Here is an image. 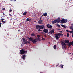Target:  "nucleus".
I'll return each instance as SVG.
<instances>
[{
    "label": "nucleus",
    "mask_w": 73,
    "mask_h": 73,
    "mask_svg": "<svg viewBox=\"0 0 73 73\" xmlns=\"http://www.w3.org/2000/svg\"><path fill=\"white\" fill-rule=\"evenodd\" d=\"M60 36H63V34L61 33L60 34V33H58L55 35V37L56 40H58L59 39V38L61 37Z\"/></svg>",
    "instance_id": "1"
},
{
    "label": "nucleus",
    "mask_w": 73,
    "mask_h": 73,
    "mask_svg": "<svg viewBox=\"0 0 73 73\" xmlns=\"http://www.w3.org/2000/svg\"><path fill=\"white\" fill-rule=\"evenodd\" d=\"M36 28L38 29H45V26L43 25L40 26L39 25H36Z\"/></svg>",
    "instance_id": "2"
},
{
    "label": "nucleus",
    "mask_w": 73,
    "mask_h": 73,
    "mask_svg": "<svg viewBox=\"0 0 73 73\" xmlns=\"http://www.w3.org/2000/svg\"><path fill=\"white\" fill-rule=\"evenodd\" d=\"M27 51H24L23 49L20 50V53L22 55L23 54H26L27 53Z\"/></svg>",
    "instance_id": "3"
},
{
    "label": "nucleus",
    "mask_w": 73,
    "mask_h": 73,
    "mask_svg": "<svg viewBox=\"0 0 73 73\" xmlns=\"http://www.w3.org/2000/svg\"><path fill=\"white\" fill-rule=\"evenodd\" d=\"M67 19H65L63 18L61 20V21L60 22L61 23H65L66 22H67Z\"/></svg>",
    "instance_id": "4"
},
{
    "label": "nucleus",
    "mask_w": 73,
    "mask_h": 73,
    "mask_svg": "<svg viewBox=\"0 0 73 73\" xmlns=\"http://www.w3.org/2000/svg\"><path fill=\"white\" fill-rule=\"evenodd\" d=\"M64 42L66 44H67L66 45H68V46H69V44H70V42L69 40H64Z\"/></svg>",
    "instance_id": "5"
},
{
    "label": "nucleus",
    "mask_w": 73,
    "mask_h": 73,
    "mask_svg": "<svg viewBox=\"0 0 73 73\" xmlns=\"http://www.w3.org/2000/svg\"><path fill=\"white\" fill-rule=\"evenodd\" d=\"M46 27L48 28H50V29H52L53 28V27L52 25H50L49 24H48L46 25Z\"/></svg>",
    "instance_id": "6"
},
{
    "label": "nucleus",
    "mask_w": 73,
    "mask_h": 73,
    "mask_svg": "<svg viewBox=\"0 0 73 73\" xmlns=\"http://www.w3.org/2000/svg\"><path fill=\"white\" fill-rule=\"evenodd\" d=\"M36 42H37V39L36 38L33 39L32 41V42L34 44H36Z\"/></svg>",
    "instance_id": "7"
},
{
    "label": "nucleus",
    "mask_w": 73,
    "mask_h": 73,
    "mask_svg": "<svg viewBox=\"0 0 73 73\" xmlns=\"http://www.w3.org/2000/svg\"><path fill=\"white\" fill-rule=\"evenodd\" d=\"M54 32V29H53L51 30L49 32V33H50L51 35H52Z\"/></svg>",
    "instance_id": "8"
},
{
    "label": "nucleus",
    "mask_w": 73,
    "mask_h": 73,
    "mask_svg": "<svg viewBox=\"0 0 73 73\" xmlns=\"http://www.w3.org/2000/svg\"><path fill=\"white\" fill-rule=\"evenodd\" d=\"M43 32H44V33H48V32H49V30H48L47 29H45L43 30Z\"/></svg>",
    "instance_id": "9"
},
{
    "label": "nucleus",
    "mask_w": 73,
    "mask_h": 73,
    "mask_svg": "<svg viewBox=\"0 0 73 73\" xmlns=\"http://www.w3.org/2000/svg\"><path fill=\"white\" fill-rule=\"evenodd\" d=\"M43 20H40L38 22V24H43Z\"/></svg>",
    "instance_id": "10"
},
{
    "label": "nucleus",
    "mask_w": 73,
    "mask_h": 73,
    "mask_svg": "<svg viewBox=\"0 0 73 73\" xmlns=\"http://www.w3.org/2000/svg\"><path fill=\"white\" fill-rule=\"evenodd\" d=\"M56 21L58 23H59L60 22V21H61V19H60V18H58L57 19H56Z\"/></svg>",
    "instance_id": "11"
},
{
    "label": "nucleus",
    "mask_w": 73,
    "mask_h": 73,
    "mask_svg": "<svg viewBox=\"0 0 73 73\" xmlns=\"http://www.w3.org/2000/svg\"><path fill=\"white\" fill-rule=\"evenodd\" d=\"M23 42L24 43V44H27L28 43V41H27V40H25V39H23Z\"/></svg>",
    "instance_id": "12"
},
{
    "label": "nucleus",
    "mask_w": 73,
    "mask_h": 73,
    "mask_svg": "<svg viewBox=\"0 0 73 73\" xmlns=\"http://www.w3.org/2000/svg\"><path fill=\"white\" fill-rule=\"evenodd\" d=\"M22 58L23 60H25V58H26V55L25 54H24L22 55Z\"/></svg>",
    "instance_id": "13"
},
{
    "label": "nucleus",
    "mask_w": 73,
    "mask_h": 73,
    "mask_svg": "<svg viewBox=\"0 0 73 73\" xmlns=\"http://www.w3.org/2000/svg\"><path fill=\"white\" fill-rule=\"evenodd\" d=\"M71 45L73 46V40L72 42H70L69 46H71Z\"/></svg>",
    "instance_id": "14"
},
{
    "label": "nucleus",
    "mask_w": 73,
    "mask_h": 73,
    "mask_svg": "<svg viewBox=\"0 0 73 73\" xmlns=\"http://www.w3.org/2000/svg\"><path fill=\"white\" fill-rule=\"evenodd\" d=\"M31 37H35L36 36V34L35 33H33L31 35Z\"/></svg>",
    "instance_id": "15"
},
{
    "label": "nucleus",
    "mask_w": 73,
    "mask_h": 73,
    "mask_svg": "<svg viewBox=\"0 0 73 73\" xmlns=\"http://www.w3.org/2000/svg\"><path fill=\"white\" fill-rule=\"evenodd\" d=\"M61 44L62 45V46H64V45H66L65 43L64 42H62L61 43Z\"/></svg>",
    "instance_id": "16"
},
{
    "label": "nucleus",
    "mask_w": 73,
    "mask_h": 73,
    "mask_svg": "<svg viewBox=\"0 0 73 73\" xmlns=\"http://www.w3.org/2000/svg\"><path fill=\"white\" fill-rule=\"evenodd\" d=\"M56 23H57V20H56V19H55L54 21H52V24H55Z\"/></svg>",
    "instance_id": "17"
},
{
    "label": "nucleus",
    "mask_w": 73,
    "mask_h": 73,
    "mask_svg": "<svg viewBox=\"0 0 73 73\" xmlns=\"http://www.w3.org/2000/svg\"><path fill=\"white\" fill-rule=\"evenodd\" d=\"M62 49H66V46H62Z\"/></svg>",
    "instance_id": "18"
},
{
    "label": "nucleus",
    "mask_w": 73,
    "mask_h": 73,
    "mask_svg": "<svg viewBox=\"0 0 73 73\" xmlns=\"http://www.w3.org/2000/svg\"><path fill=\"white\" fill-rule=\"evenodd\" d=\"M61 27H63V28H66V26H65V25H64L62 24L61 25Z\"/></svg>",
    "instance_id": "19"
},
{
    "label": "nucleus",
    "mask_w": 73,
    "mask_h": 73,
    "mask_svg": "<svg viewBox=\"0 0 73 73\" xmlns=\"http://www.w3.org/2000/svg\"><path fill=\"white\" fill-rule=\"evenodd\" d=\"M43 14L44 16H47V13H45Z\"/></svg>",
    "instance_id": "20"
},
{
    "label": "nucleus",
    "mask_w": 73,
    "mask_h": 73,
    "mask_svg": "<svg viewBox=\"0 0 73 73\" xmlns=\"http://www.w3.org/2000/svg\"><path fill=\"white\" fill-rule=\"evenodd\" d=\"M27 12L25 11V12H24L23 13V15H24V16H25V15H26V14H27Z\"/></svg>",
    "instance_id": "21"
},
{
    "label": "nucleus",
    "mask_w": 73,
    "mask_h": 73,
    "mask_svg": "<svg viewBox=\"0 0 73 73\" xmlns=\"http://www.w3.org/2000/svg\"><path fill=\"white\" fill-rule=\"evenodd\" d=\"M29 39L30 41H32H32H33V38H32L31 37Z\"/></svg>",
    "instance_id": "22"
},
{
    "label": "nucleus",
    "mask_w": 73,
    "mask_h": 73,
    "mask_svg": "<svg viewBox=\"0 0 73 73\" xmlns=\"http://www.w3.org/2000/svg\"><path fill=\"white\" fill-rule=\"evenodd\" d=\"M31 20V19H29L28 18L26 19V21H30Z\"/></svg>",
    "instance_id": "23"
},
{
    "label": "nucleus",
    "mask_w": 73,
    "mask_h": 73,
    "mask_svg": "<svg viewBox=\"0 0 73 73\" xmlns=\"http://www.w3.org/2000/svg\"><path fill=\"white\" fill-rule=\"evenodd\" d=\"M56 25L59 28H60V25H59L58 24H56Z\"/></svg>",
    "instance_id": "24"
},
{
    "label": "nucleus",
    "mask_w": 73,
    "mask_h": 73,
    "mask_svg": "<svg viewBox=\"0 0 73 73\" xmlns=\"http://www.w3.org/2000/svg\"><path fill=\"white\" fill-rule=\"evenodd\" d=\"M37 36L38 38H39V37H41V35H37Z\"/></svg>",
    "instance_id": "25"
},
{
    "label": "nucleus",
    "mask_w": 73,
    "mask_h": 73,
    "mask_svg": "<svg viewBox=\"0 0 73 73\" xmlns=\"http://www.w3.org/2000/svg\"><path fill=\"white\" fill-rule=\"evenodd\" d=\"M37 41H41V39H40V38H37Z\"/></svg>",
    "instance_id": "26"
},
{
    "label": "nucleus",
    "mask_w": 73,
    "mask_h": 73,
    "mask_svg": "<svg viewBox=\"0 0 73 73\" xmlns=\"http://www.w3.org/2000/svg\"><path fill=\"white\" fill-rule=\"evenodd\" d=\"M69 33H68L67 34V37H69Z\"/></svg>",
    "instance_id": "27"
},
{
    "label": "nucleus",
    "mask_w": 73,
    "mask_h": 73,
    "mask_svg": "<svg viewBox=\"0 0 73 73\" xmlns=\"http://www.w3.org/2000/svg\"><path fill=\"white\" fill-rule=\"evenodd\" d=\"M42 39L43 40V41H45V38H43V37H42Z\"/></svg>",
    "instance_id": "28"
},
{
    "label": "nucleus",
    "mask_w": 73,
    "mask_h": 73,
    "mask_svg": "<svg viewBox=\"0 0 73 73\" xmlns=\"http://www.w3.org/2000/svg\"><path fill=\"white\" fill-rule=\"evenodd\" d=\"M38 32H40V31H42V30L39 29L38 30Z\"/></svg>",
    "instance_id": "29"
},
{
    "label": "nucleus",
    "mask_w": 73,
    "mask_h": 73,
    "mask_svg": "<svg viewBox=\"0 0 73 73\" xmlns=\"http://www.w3.org/2000/svg\"><path fill=\"white\" fill-rule=\"evenodd\" d=\"M60 66H61V67L62 68H63V66H64V65L61 64L60 65Z\"/></svg>",
    "instance_id": "30"
},
{
    "label": "nucleus",
    "mask_w": 73,
    "mask_h": 73,
    "mask_svg": "<svg viewBox=\"0 0 73 73\" xmlns=\"http://www.w3.org/2000/svg\"><path fill=\"white\" fill-rule=\"evenodd\" d=\"M53 48L55 49H56V46H54Z\"/></svg>",
    "instance_id": "31"
},
{
    "label": "nucleus",
    "mask_w": 73,
    "mask_h": 73,
    "mask_svg": "<svg viewBox=\"0 0 73 73\" xmlns=\"http://www.w3.org/2000/svg\"><path fill=\"white\" fill-rule=\"evenodd\" d=\"M70 29L72 30V31H73V27L70 28Z\"/></svg>",
    "instance_id": "32"
},
{
    "label": "nucleus",
    "mask_w": 73,
    "mask_h": 73,
    "mask_svg": "<svg viewBox=\"0 0 73 73\" xmlns=\"http://www.w3.org/2000/svg\"><path fill=\"white\" fill-rule=\"evenodd\" d=\"M6 21H2V23H6Z\"/></svg>",
    "instance_id": "33"
},
{
    "label": "nucleus",
    "mask_w": 73,
    "mask_h": 73,
    "mask_svg": "<svg viewBox=\"0 0 73 73\" xmlns=\"http://www.w3.org/2000/svg\"><path fill=\"white\" fill-rule=\"evenodd\" d=\"M5 19L4 18H3L1 19V20L2 21H3V20H4Z\"/></svg>",
    "instance_id": "34"
},
{
    "label": "nucleus",
    "mask_w": 73,
    "mask_h": 73,
    "mask_svg": "<svg viewBox=\"0 0 73 73\" xmlns=\"http://www.w3.org/2000/svg\"><path fill=\"white\" fill-rule=\"evenodd\" d=\"M9 16H10L11 17H12V15H11V14H9Z\"/></svg>",
    "instance_id": "35"
},
{
    "label": "nucleus",
    "mask_w": 73,
    "mask_h": 73,
    "mask_svg": "<svg viewBox=\"0 0 73 73\" xmlns=\"http://www.w3.org/2000/svg\"><path fill=\"white\" fill-rule=\"evenodd\" d=\"M5 8H3L2 9V10H5Z\"/></svg>",
    "instance_id": "36"
},
{
    "label": "nucleus",
    "mask_w": 73,
    "mask_h": 73,
    "mask_svg": "<svg viewBox=\"0 0 73 73\" xmlns=\"http://www.w3.org/2000/svg\"><path fill=\"white\" fill-rule=\"evenodd\" d=\"M2 23H1V22L0 23V27H1V24H2Z\"/></svg>",
    "instance_id": "37"
},
{
    "label": "nucleus",
    "mask_w": 73,
    "mask_h": 73,
    "mask_svg": "<svg viewBox=\"0 0 73 73\" xmlns=\"http://www.w3.org/2000/svg\"><path fill=\"white\" fill-rule=\"evenodd\" d=\"M66 32H70V31H69L68 30H66Z\"/></svg>",
    "instance_id": "38"
},
{
    "label": "nucleus",
    "mask_w": 73,
    "mask_h": 73,
    "mask_svg": "<svg viewBox=\"0 0 73 73\" xmlns=\"http://www.w3.org/2000/svg\"><path fill=\"white\" fill-rule=\"evenodd\" d=\"M27 43H28V44H30V43H31V42H30V41H27Z\"/></svg>",
    "instance_id": "39"
},
{
    "label": "nucleus",
    "mask_w": 73,
    "mask_h": 73,
    "mask_svg": "<svg viewBox=\"0 0 73 73\" xmlns=\"http://www.w3.org/2000/svg\"><path fill=\"white\" fill-rule=\"evenodd\" d=\"M70 33H72V31H70Z\"/></svg>",
    "instance_id": "40"
},
{
    "label": "nucleus",
    "mask_w": 73,
    "mask_h": 73,
    "mask_svg": "<svg viewBox=\"0 0 73 73\" xmlns=\"http://www.w3.org/2000/svg\"><path fill=\"white\" fill-rule=\"evenodd\" d=\"M9 11L10 12H12V9H10L9 10Z\"/></svg>",
    "instance_id": "41"
},
{
    "label": "nucleus",
    "mask_w": 73,
    "mask_h": 73,
    "mask_svg": "<svg viewBox=\"0 0 73 73\" xmlns=\"http://www.w3.org/2000/svg\"><path fill=\"white\" fill-rule=\"evenodd\" d=\"M16 0H13L14 1H16ZM13 1V0H11V1Z\"/></svg>",
    "instance_id": "42"
},
{
    "label": "nucleus",
    "mask_w": 73,
    "mask_h": 73,
    "mask_svg": "<svg viewBox=\"0 0 73 73\" xmlns=\"http://www.w3.org/2000/svg\"><path fill=\"white\" fill-rule=\"evenodd\" d=\"M72 36L73 37V33L72 34Z\"/></svg>",
    "instance_id": "43"
},
{
    "label": "nucleus",
    "mask_w": 73,
    "mask_h": 73,
    "mask_svg": "<svg viewBox=\"0 0 73 73\" xmlns=\"http://www.w3.org/2000/svg\"><path fill=\"white\" fill-rule=\"evenodd\" d=\"M44 16V15H43V14L42 15V16H41V17H42V16Z\"/></svg>",
    "instance_id": "44"
},
{
    "label": "nucleus",
    "mask_w": 73,
    "mask_h": 73,
    "mask_svg": "<svg viewBox=\"0 0 73 73\" xmlns=\"http://www.w3.org/2000/svg\"><path fill=\"white\" fill-rule=\"evenodd\" d=\"M58 65H59V64H58L57 65H56V66L57 67V66H58Z\"/></svg>",
    "instance_id": "45"
},
{
    "label": "nucleus",
    "mask_w": 73,
    "mask_h": 73,
    "mask_svg": "<svg viewBox=\"0 0 73 73\" xmlns=\"http://www.w3.org/2000/svg\"><path fill=\"white\" fill-rule=\"evenodd\" d=\"M20 30H18V32H20Z\"/></svg>",
    "instance_id": "46"
},
{
    "label": "nucleus",
    "mask_w": 73,
    "mask_h": 73,
    "mask_svg": "<svg viewBox=\"0 0 73 73\" xmlns=\"http://www.w3.org/2000/svg\"><path fill=\"white\" fill-rule=\"evenodd\" d=\"M48 43L49 44H50V42H49Z\"/></svg>",
    "instance_id": "47"
},
{
    "label": "nucleus",
    "mask_w": 73,
    "mask_h": 73,
    "mask_svg": "<svg viewBox=\"0 0 73 73\" xmlns=\"http://www.w3.org/2000/svg\"><path fill=\"white\" fill-rule=\"evenodd\" d=\"M41 20V17L40 18V20Z\"/></svg>",
    "instance_id": "48"
},
{
    "label": "nucleus",
    "mask_w": 73,
    "mask_h": 73,
    "mask_svg": "<svg viewBox=\"0 0 73 73\" xmlns=\"http://www.w3.org/2000/svg\"><path fill=\"white\" fill-rule=\"evenodd\" d=\"M40 73H43L42 72H40Z\"/></svg>",
    "instance_id": "49"
},
{
    "label": "nucleus",
    "mask_w": 73,
    "mask_h": 73,
    "mask_svg": "<svg viewBox=\"0 0 73 73\" xmlns=\"http://www.w3.org/2000/svg\"><path fill=\"white\" fill-rule=\"evenodd\" d=\"M3 15H5V14H4V13H3Z\"/></svg>",
    "instance_id": "50"
},
{
    "label": "nucleus",
    "mask_w": 73,
    "mask_h": 73,
    "mask_svg": "<svg viewBox=\"0 0 73 73\" xmlns=\"http://www.w3.org/2000/svg\"><path fill=\"white\" fill-rule=\"evenodd\" d=\"M28 38V39H29V37H28V38Z\"/></svg>",
    "instance_id": "51"
},
{
    "label": "nucleus",
    "mask_w": 73,
    "mask_h": 73,
    "mask_svg": "<svg viewBox=\"0 0 73 73\" xmlns=\"http://www.w3.org/2000/svg\"><path fill=\"white\" fill-rule=\"evenodd\" d=\"M66 36V35H65V36Z\"/></svg>",
    "instance_id": "52"
},
{
    "label": "nucleus",
    "mask_w": 73,
    "mask_h": 73,
    "mask_svg": "<svg viewBox=\"0 0 73 73\" xmlns=\"http://www.w3.org/2000/svg\"><path fill=\"white\" fill-rule=\"evenodd\" d=\"M54 46H56V45H54Z\"/></svg>",
    "instance_id": "53"
},
{
    "label": "nucleus",
    "mask_w": 73,
    "mask_h": 73,
    "mask_svg": "<svg viewBox=\"0 0 73 73\" xmlns=\"http://www.w3.org/2000/svg\"><path fill=\"white\" fill-rule=\"evenodd\" d=\"M71 54V53L69 54Z\"/></svg>",
    "instance_id": "54"
},
{
    "label": "nucleus",
    "mask_w": 73,
    "mask_h": 73,
    "mask_svg": "<svg viewBox=\"0 0 73 73\" xmlns=\"http://www.w3.org/2000/svg\"><path fill=\"white\" fill-rule=\"evenodd\" d=\"M72 33H73V31L72 30Z\"/></svg>",
    "instance_id": "55"
}]
</instances>
